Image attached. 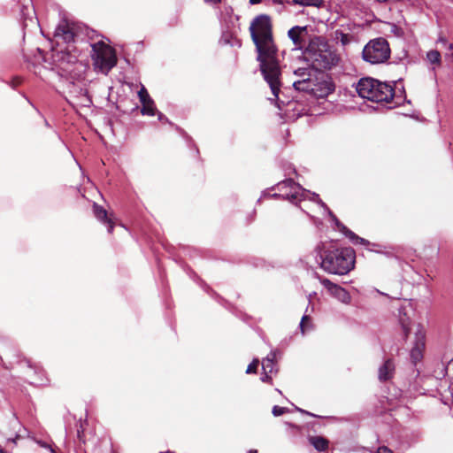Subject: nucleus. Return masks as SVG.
Here are the masks:
<instances>
[{
	"label": "nucleus",
	"mask_w": 453,
	"mask_h": 453,
	"mask_svg": "<svg viewBox=\"0 0 453 453\" xmlns=\"http://www.w3.org/2000/svg\"><path fill=\"white\" fill-rule=\"evenodd\" d=\"M278 188L280 190H282L283 188H291V189H296L297 184L292 179H287L280 183L278 184Z\"/></svg>",
	"instance_id": "393cba45"
},
{
	"label": "nucleus",
	"mask_w": 453,
	"mask_h": 453,
	"mask_svg": "<svg viewBox=\"0 0 453 453\" xmlns=\"http://www.w3.org/2000/svg\"><path fill=\"white\" fill-rule=\"evenodd\" d=\"M93 211L96 218L104 224H105L108 227V232L111 234L115 225L112 219V215H109L107 211L104 207L98 205L97 203H94Z\"/></svg>",
	"instance_id": "9d476101"
},
{
	"label": "nucleus",
	"mask_w": 453,
	"mask_h": 453,
	"mask_svg": "<svg viewBox=\"0 0 453 453\" xmlns=\"http://www.w3.org/2000/svg\"><path fill=\"white\" fill-rule=\"evenodd\" d=\"M269 374L270 373H265V377H262V380L265 381V382L269 381L271 380V377Z\"/></svg>",
	"instance_id": "473e14b6"
},
{
	"label": "nucleus",
	"mask_w": 453,
	"mask_h": 453,
	"mask_svg": "<svg viewBox=\"0 0 453 453\" xmlns=\"http://www.w3.org/2000/svg\"><path fill=\"white\" fill-rule=\"evenodd\" d=\"M87 426H88L87 419L82 420L81 418H80L79 424H77V426H77V438H78L79 441L81 443L86 442L84 432H85Z\"/></svg>",
	"instance_id": "412c9836"
},
{
	"label": "nucleus",
	"mask_w": 453,
	"mask_h": 453,
	"mask_svg": "<svg viewBox=\"0 0 453 453\" xmlns=\"http://www.w3.org/2000/svg\"><path fill=\"white\" fill-rule=\"evenodd\" d=\"M321 284L327 289V291L340 302L349 304L351 301L349 293L341 286L332 282L326 278L320 279Z\"/></svg>",
	"instance_id": "6e6552de"
},
{
	"label": "nucleus",
	"mask_w": 453,
	"mask_h": 453,
	"mask_svg": "<svg viewBox=\"0 0 453 453\" xmlns=\"http://www.w3.org/2000/svg\"><path fill=\"white\" fill-rule=\"evenodd\" d=\"M377 453H394L389 448L381 446L378 449Z\"/></svg>",
	"instance_id": "c756f323"
},
{
	"label": "nucleus",
	"mask_w": 453,
	"mask_h": 453,
	"mask_svg": "<svg viewBox=\"0 0 453 453\" xmlns=\"http://www.w3.org/2000/svg\"><path fill=\"white\" fill-rule=\"evenodd\" d=\"M205 1L209 2V3L218 4V3H220L221 0H205Z\"/></svg>",
	"instance_id": "c9c22d12"
},
{
	"label": "nucleus",
	"mask_w": 453,
	"mask_h": 453,
	"mask_svg": "<svg viewBox=\"0 0 453 453\" xmlns=\"http://www.w3.org/2000/svg\"><path fill=\"white\" fill-rule=\"evenodd\" d=\"M249 31L257 52V60L265 81L269 85L274 99L279 100L281 83V69L278 60V48L274 42L273 23L266 14L256 16Z\"/></svg>",
	"instance_id": "f257e3e1"
},
{
	"label": "nucleus",
	"mask_w": 453,
	"mask_h": 453,
	"mask_svg": "<svg viewBox=\"0 0 453 453\" xmlns=\"http://www.w3.org/2000/svg\"><path fill=\"white\" fill-rule=\"evenodd\" d=\"M424 349L425 335L423 334H417L415 345L411 350V358L412 363L416 364L423 358Z\"/></svg>",
	"instance_id": "ddd939ff"
},
{
	"label": "nucleus",
	"mask_w": 453,
	"mask_h": 453,
	"mask_svg": "<svg viewBox=\"0 0 453 453\" xmlns=\"http://www.w3.org/2000/svg\"><path fill=\"white\" fill-rule=\"evenodd\" d=\"M449 50H452V49H453V44H451V43H450V44L449 45Z\"/></svg>",
	"instance_id": "ea45409f"
},
{
	"label": "nucleus",
	"mask_w": 453,
	"mask_h": 453,
	"mask_svg": "<svg viewBox=\"0 0 453 453\" xmlns=\"http://www.w3.org/2000/svg\"><path fill=\"white\" fill-rule=\"evenodd\" d=\"M439 42H441L445 43V42H446V40H445V39H443V38H441V39L439 40Z\"/></svg>",
	"instance_id": "4c0bfd02"
},
{
	"label": "nucleus",
	"mask_w": 453,
	"mask_h": 453,
	"mask_svg": "<svg viewBox=\"0 0 453 453\" xmlns=\"http://www.w3.org/2000/svg\"><path fill=\"white\" fill-rule=\"evenodd\" d=\"M395 372V365L392 358L385 360L383 365L379 368L378 379L380 382H386L393 379Z\"/></svg>",
	"instance_id": "f8f14e48"
},
{
	"label": "nucleus",
	"mask_w": 453,
	"mask_h": 453,
	"mask_svg": "<svg viewBox=\"0 0 453 453\" xmlns=\"http://www.w3.org/2000/svg\"><path fill=\"white\" fill-rule=\"evenodd\" d=\"M341 232H342L350 241L354 243H359L363 245H366L369 242L362 237L357 235L354 232L347 228L345 226H342Z\"/></svg>",
	"instance_id": "6ab92c4d"
},
{
	"label": "nucleus",
	"mask_w": 453,
	"mask_h": 453,
	"mask_svg": "<svg viewBox=\"0 0 453 453\" xmlns=\"http://www.w3.org/2000/svg\"><path fill=\"white\" fill-rule=\"evenodd\" d=\"M157 111V109L154 105L153 100L144 103L142 104L141 112L142 115L154 116Z\"/></svg>",
	"instance_id": "b1692460"
},
{
	"label": "nucleus",
	"mask_w": 453,
	"mask_h": 453,
	"mask_svg": "<svg viewBox=\"0 0 453 453\" xmlns=\"http://www.w3.org/2000/svg\"><path fill=\"white\" fill-rule=\"evenodd\" d=\"M249 453H257V449H250V450L249 451Z\"/></svg>",
	"instance_id": "e433bc0d"
},
{
	"label": "nucleus",
	"mask_w": 453,
	"mask_h": 453,
	"mask_svg": "<svg viewBox=\"0 0 453 453\" xmlns=\"http://www.w3.org/2000/svg\"><path fill=\"white\" fill-rule=\"evenodd\" d=\"M250 4H258L262 0H249Z\"/></svg>",
	"instance_id": "72a5a7b5"
},
{
	"label": "nucleus",
	"mask_w": 453,
	"mask_h": 453,
	"mask_svg": "<svg viewBox=\"0 0 453 453\" xmlns=\"http://www.w3.org/2000/svg\"><path fill=\"white\" fill-rule=\"evenodd\" d=\"M91 48V58L95 69L107 74L117 65L115 50L104 41L92 43Z\"/></svg>",
	"instance_id": "39448f33"
},
{
	"label": "nucleus",
	"mask_w": 453,
	"mask_h": 453,
	"mask_svg": "<svg viewBox=\"0 0 453 453\" xmlns=\"http://www.w3.org/2000/svg\"><path fill=\"white\" fill-rule=\"evenodd\" d=\"M295 4L300 6H312V7H322L324 5V0H293Z\"/></svg>",
	"instance_id": "4be33fe9"
},
{
	"label": "nucleus",
	"mask_w": 453,
	"mask_h": 453,
	"mask_svg": "<svg viewBox=\"0 0 453 453\" xmlns=\"http://www.w3.org/2000/svg\"><path fill=\"white\" fill-rule=\"evenodd\" d=\"M299 327H300L301 333L303 334H304L306 332L312 329V323H311V317L308 315H303L301 319Z\"/></svg>",
	"instance_id": "5701e85b"
},
{
	"label": "nucleus",
	"mask_w": 453,
	"mask_h": 453,
	"mask_svg": "<svg viewBox=\"0 0 453 453\" xmlns=\"http://www.w3.org/2000/svg\"><path fill=\"white\" fill-rule=\"evenodd\" d=\"M450 364L453 365V358L451 359Z\"/></svg>",
	"instance_id": "37998d69"
},
{
	"label": "nucleus",
	"mask_w": 453,
	"mask_h": 453,
	"mask_svg": "<svg viewBox=\"0 0 453 453\" xmlns=\"http://www.w3.org/2000/svg\"><path fill=\"white\" fill-rule=\"evenodd\" d=\"M341 41H342V42L343 44L347 43V42H348L347 35H345V34H342V39H341Z\"/></svg>",
	"instance_id": "2f4dec72"
},
{
	"label": "nucleus",
	"mask_w": 453,
	"mask_h": 453,
	"mask_svg": "<svg viewBox=\"0 0 453 453\" xmlns=\"http://www.w3.org/2000/svg\"><path fill=\"white\" fill-rule=\"evenodd\" d=\"M76 35L75 27L68 22L59 24L55 31V37L61 38L66 43L74 42Z\"/></svg>",
	"instance_id": "1a4fd4ad"
},
{
	"label": "nucleus",
	"mask_w": 453,
	"mask_h": 453,
	"mask_svg": "<svg viewBox=\"0 0 453 453\" xmlns=\"http://www.w3.org/2000/svg\"><path fill=\"white\" fill-rule=\"evenodd\" d=\"M0 453H6L4 449H0Z\"/></svg>",
	"instance_id": "a19ab883"
},
{
	"label": "nucleus",
	"mask_w": 453,
	"mask_h": 453,
	"mask_svg": "<svg viewBox=\"0 0 453 453\" xmlns=\"http://www.w3.org/2000/svg\"><path fill=\"white\" fill-rule=\"evenodd\" d=\"M390 48L388 41L382 37L371 40L364 48V60L371 64H380L390 58Z\"/></svg>",
	"instance_id": "423d86ee"
},
{
	"label": "nucleus",
	"mask_w": 453,
	"mask_h": 453,
	"mask_svg": "<svg viewBox=\"0 0 453 453\" xmlns=\"http://www.w3.org/2000/svg\"><path fill=\"white\" fill-rule=\"evenodd\" d=\"M295 73L302 78H305L304 76L306 75V69H298L295 72Z\"/></svg>",
	"instance_id": "7c9ffc66"
},
{
	"label": "nucleus",
	"mask_w": 453,
	"mask_h": 453,
	"mask_svg": "<svg viewBox=\"0 0 453 453\" xmlns=\"http://www.w3.org/2000/svg\"><path fill=\"white\" fill-rule=\"evenodd\" d=\"M334 90V84L326 79H322L320 81H315L314 90H312L311 95L319 98H323L327 96Z\"/></svg>",
	"instance_id": "9b49d317"
},
{
	"label": "nucleus",
	"mask_w": 453,
	"mask_h": 453,
	"mask_svg": "<svg viewBox=\"0 0 453 453\" xmlns=\"http://www.w3.org/2000/svg\"><path fill=\"white\" fill-rule=\"evenodd\" d=\"M81 93L84 96L83 105L88 106L91 104V99L87 96L88 91L86 89H81Z\"/></svg>",
	"instance_id": "c85d7f7f"
},
{
	"label": "nucleus",
	"mask_w": 453,
	"mask_h": 453,
	"mask_svg": "<svg viewBox=\"0 0 453 453\" xmlns=\"http://www.w3.org/2000/svg\"><path fill=\"white\" fill-rule=\"evenodd\" d=\"M56 57L57 61L62 65L74 64L78 61L77 55L69 50H61Z\"/></svg>",
	"instance_id": "dca6fc26"
},
{
	"label": "nucleus",
	"mask_w": 453,
	"mask_h": 453,
	"mask_svg": "<svg viewBox=\"0 0 453 453\" xmlns=\"http://www.w3.org/2000/svg\"><path fill=\"white\" fill-rule=\"evenodd\" d=\"M314 84L315 81L307 77L295 81L293 86L298 91L309 92L311 94L312 90H314Z\"/></svg>",
	"instance_id": "f3484780"
},
{
	"label": "nucleus",
	"mask_w": 453,
	"mask_h": 453,
	"mask_svg": "<svg viewBox=\"0 0 453 453\" xmlns=\"http://www.w3.org/2000/svg\"><path fill=\"white\" fill-rule=\"evenodd\" d=\"M259 361L257 359H254L247 367V373H256L258 367Z\"/></svg>",
	"instance_id": "cd10ccee"
},
{
	"label": "nucleus",
	"mask_w": 453,
	"mask_h": 453,
	"mask_svg": "<svg viewBox=\"0 0 453 453\" xmlns=\"http://www.w3.org/2000/svg\"><path fill=\"white\" fill-rule=\"evenodd\" d=\"M51 452H52V453H56V451H55L53 449H51Z\"/></svg>",
	"instance_id": "79ce46f5"
},
{
	"label": "nucleus",
	"mask_w": 453,
	"mask_h": 453,
	"mask_svg": "<svg viewBox=\"0 0 453 453\" xmlns=\"http://www.w3.org/2000/svg\"><path fill=\"white\" fill-rule=\"evenodd\" d=\"M426 60L432 65L434 71L441 65V55L437 50L427 51Z\"/></svg>",
	"instance_id": "a211bd4d"
},
{
	"label": "nucleus",
	"mask_w": 453,
	"mask_h": 453,
	"mask_svg": "<svg viewBox=\"0 0 453 453\" xmlns=\"http://www.w3.org/2000/svg\"><path fill=\"white\" fill-rule=\"evenodd\" d=\"M138 96H139V99L142 103V104H143L144 103H147V102H150L151 101L152 99L150 98L147 89L142 87L139 92H138Z\"/></svg>",
	"instance_id": "a878e982"
},
{
	"label": "nucleus",
	"mask_w": 453,
	"mask_h": 453,
	"mask_svg": "<svg viewBox=\"0 0 453 453\" xmlns=\"http://www.w3.org/2000/svg\"><path fill=\"white\" fill-rule=\"evenodd\" d=\"M308 441L314 449L319 452L326 451L329 448V440L324 436L319 435H309Z\"/></svg>",
	"instance_id": "4468645a"
},
{
	"label": "nucleus",
	"mask_w": 453,
	"mask_h": 453,
	"mask_svg": "<svg viewBox=\"0 0 453 453\" xmlns=\"http://www.w3.org/2000/svg\"><path fill=\"white\" fill-rule=\"evenodd\" d=\"M275 353L271 352L270 355L262 361V368L264 370L265 373H272L273 371V365H274V357Z\"/></svg>",
	"instance_id": "aec40b11"
},
{
	"label": "nucleus",
	"mask_w": 453,
	"mask_h": 453,
	"mask_svg": "<svg viewBox=\"0 0 453 453\" xmlns=\"http://www.w3.org/2000/svg\"><path fill=\"white\" fill-rule=\"evenodd\" d=\"M288 36L293 42L296 49L303 51L309 43V39L311 38L309 35L307 27L295 26L290 28L288 32Z\"/></svg>",
	"instance_id": "0eeeda50"
},
{
	"label": "nucleus",
	"mask_w": 453,
	"mask_h": 453,
	"mask_svg": "<svg viewBox=\"0 0 453 453\" xmlns=\"http://www.w3.org/2000/svg\"><path fill=\"white\" fill-rule=\"evenodd\" d=\"M398 321L403 329L404 338H407L411 332V319L406 312V309L401 306L398 309Z\"/></svg>",
	"instance_id": "2eb2a0df"
},
{
	"label": "nucleus",
	"mask_w": 453,
	"mask_h": 453,
	"mask_svg": "<svg viewBox=\"0 0 453 453\" xmlns=\"http://www.w3.org/2000/svg\"><path fill=\"white\" fill-rule=\"evenodd\" d=\"M303 54L313 69L319 71L330 70L341 60L337 50L322 36L310 38Z\"/></svg>",
	"instance_id": "f03ea898"
},
{
	"label": "nucleus",
	"mask_w": 453,
	"mask_h": 453,
	"mask_svg": "<svg viewBox=\"0 0 453 453\" xmlns=\"http://www.w3.org/2000/svg\"><path fill=\"white\" fill-rule=\"evenodd\" d=\"M356 89L361 97L376 103H389L395 96L391 85L369 77L360 79Z\"/></svg>",
	"instance_id": "20e7f679"
},
{
	"label": "nucleus",
	"mask_w": 453,
	"mask_h": 453,
	"mask_svg": "<svg viewBox=\"0 0 453 453\" xmlns=\"http://www.w3.org/2000/svg\"><path fill=\"white\" fill-rule=\"evenodd\" d=\"M289 411V410L286 407H280V406H278V405H275L273 407V410H272V413L273 414V416L275 417H278V416H280V415H283L285 413H288Z\"/></svg>",
	"instance_id": "bb28decb"
},
{
	"label": "nucleus",
	"mask_w": 453,
	"mask_h": 453,
	"mask_svg": "<svg viewBox=\"0 0 453 453\" xmlns=\"http://www.w3.org/2000/svg\"><path fill=\"white\" fill-rule=\"evenodd\" d=\"M356 253L350 247L336 248L324 252L321 267L327 273L344 275L355 265Z\"/></svg>",
	"instance_id": "7ed1b4c3"
},
{
	"label": "nucleus",
	"mask_w": 453,
	"mask_h": 453,
	"mask_svg": "<svg viewBox=\"0 0 453 453\" xmlns=\"http://www.w3.org/2000/svg\"><path fill=\"white\" fill-rule=\"evenodd\" d=\"M288 426L291 427H294V428H297V426H296V425L288 424Z\"/></svg>",
	"instance_id": "58836bf2"
},
{
	"label": "nucleus",
	"mask_w": 453,
	"mask_h": 453,
	"mask_svg": "<svg viewBox=\"0 0 453 453\" xmlns=\"http://www.w3.org/2000/svg\"><path fill=\"white\" fill-rule=\"evenodd\" d=\"M301 411H302L303 413H304L305 415L311 416V417H317L315 414L311 413V412H309V411H303V410H301Z\"/></svg>",
	"instance_id": "f704fd0d"
}]
</instances>
